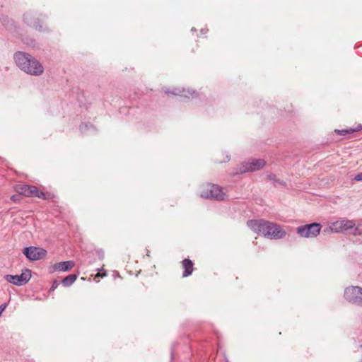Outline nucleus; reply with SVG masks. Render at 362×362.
I'll return each instance as SVG.
<instances>
[{"instance_id": "obj_7", "label": "nucleus", "mask_w": 362, "mask_h": 362, "mask_svg": "<svg viewBox=\"0 0 362 362\" xmlns=\"http://www.w3.org/2000/svg\"><path fill=\"white\" fill-rule=\"evenodd\" d=\"M5 279L16 286H23L26 284L31 278V271L25 269L20 275L7 274L4 276Z\"/></svg>"}, {"instance_id": "obj_5", "label": "nucleus", "mask_w": 362, "mask_h": 362, "mask_svg": "<svg viewBox=\"0 0 362 362\" xmlns=\"http://www.w3.org/2000/svg\"><path fill=\"white\" fill-rule=\"evenodd\" d=\"M345 299L356 305H362V288L359 286H349L344 290Z\"/></svg>"}, {"instance_id": "obj_25", "label": "nucleus", "mask_w": 362, "mask_h": 362, "mask_svg": "<svg viewBox=\"0 0 362 362\" xmlns=\"http://www.w3.org/2000/svg\"><path fill=\"white\" fill-rule=\"evenodd\" d=\"M16 197L15 195H14V196H12L11 199H13V200H14V199H16V197Z\"/></svg>"}, {"instance_id": "obj_22", "label": "nucleus", "mask_w": 362, "mask_h": 362, "mask_svg": "<svg viewBox=\"0 0 362 362\" xmlns=\"http://www.w3.org/2000/svg\"><path fill=\"white\" fill-rule=\"evenodd\" d=\"M352 230L353 231H351V234L354 235H361L362 233L361 230L358 227H356V225L354 226V228Z\"/></svg>"}, {"instance_id": "obj_14", "label": "nucleus", "mask_w": 362, "mask_h": 362, "mask_svg": "<svg viewBox=\"0 0 362 362\" xmlns=\"http://www.w3.org/2000/svg\"><path fill=\"white\" fill-rule=\"evenodd\" d=\"M182 265L184 269L182 277H187L192 274L194 270V264L189 259H185L182 261Z\"/></svg>"}, {"instance_id": "obj_19", "label": "nucleus", "mask_w": 362, "mask_h": 362, "mask_svg": "<svg viewBox=\"0 0 362 362\" xmlns=\"http://www.w3.org/2000/svg\"><path fill=\"white\" fill-rule=\"evenodd\" d=\"M34 197H38V198H40V199H45V200H47V199H50L52 198V195L49 193H45L42 191H40L37 189V192H35V195Z\"/></svg>"}, {"instance_id": "obj_12", "label": "nucleus", "mask_w": 362, "mask_h": 362, "mask_svg": "<svg viewBox=\"0 0 362 362\" xmlns=\"http://www.w3.org/2000/svg\"><path fill=\"white\" fill-rule=\"evenodd\" d=\"M74 266V263L72 261H64L57 263L52 267V272L59 271V272H66L70 270Z\"/></svg>"}, {"instance_id": "obj_15", "label": "nucleus", "mask_w": 362, "mask_h": 362, "mask_svg": "<svg viewBox=\"0 0 362 362\" xmlns=\"http://www.w3.org/2000/svg\"><path fill=\"white\" fill-rule=\"evenodd\" d=\"M361 129H362V125L358 124L357 126V127H356V128H348V129H336L335 132H337V134L339 135L346 136L347 134L354 133L355 132H358Z\"/></svg>"}, {"instance_id": "obj_8", "label": "nucleus", "mask_w": 362, "mask_h": 362, "mask_svg": "<svg viewBox=\"0 0 362 362\" xmlns=\"http://www.w3.org/2000/svg\"><path fill=\"white\" fill-rule=\"evenodd\" d=\"M23 253L29 260L36 261L45 257L47 255V251L43 248L30 246L25 247Z\"/></svg>"}, {"instance_id": "obj_13", "label": "nucleus", "mask_w": 362, "mask_h": 362, "mask_svg": "<svg viewBox=\"0 0 362 362\" xmlns=\"http://www.w3.org/2000/svg\"><path fill=\"white\" fill-rule=\"evenodd\" d=\"M18 192L25 197H34L35 192H37V187L33 185H24L19 187Z\"/></svg>"}, {"instance_id": "obj_26", "label": "nucleus", "mask_w": 362, "mask_h": 362, "mask_svg": "<svg viewBox=\"0 0 362 362\" xmlns=\"http://www.w3.org/2000/svg\"><path fill=\"white\" fill-rule=\"evenodd\" d=\"M16 197L15 195H14V196H12L11 199H13V200H14V199H16V197Z\"/></svg>"}, {"instance_id": "obj_23", "label": "nucleus", "mask_w": 362, "mask_h": 362, "mask_svg": "<svg viewBox=\"0 0 362 362\" xmlns=\"http://www.w3.org/2000/svg\"><path fill=\"white\" fill-rule=\"evenodd\" d=\"M354 180L356 181H362V172L355 175Z\"/></svg>"}, {"instance_id": "obj_3", "label": "nucleus", "mask_w": 362, "mask_h": 362, "mask_svg": "<svg viewBox=\"0 0 362 362\" xmlns=\"http://www.w3.org/2000/svg\"><path fill=\"white\" fill-rule=\"evenodd\" d=\"M266 165L264 159L251 158L240 163L232 173L233 176L261 170Z\"/></svg>"}, {"instance_id": "obj_10", "label": "nucleus", "mask_w": 362, "mask_h": 362, "mask_svg": "<svg viewBox=\"0 0 362 362\" xmlns=\"http://www.w3.org/2000/svg\"><path fill=\"white\" fill-rule=\"evenodd\" d=\"M23 19L28 25L34 28L38 31L45 32L48 30L47 28H44L40 24V20L35 18L31 13H25L23 16Z\"/></svg>"}, {"instance_id": "obj_18", "label": "nucleus", "mask_w": 362, "mask_h": 362, "mask_svg": "<svg viewBox=\"0 0 362 362\" xmlns=\"http://www.w3.org/2000/svg\"><path fill=\"white\" fill-rule=\"evenodd\" d=\"M79 129L82 134H86L90 130H94L95 128L93 125L90 123H81L79 126Z\"/></svg>"}, {"instance_id": "obj_9", "label": "nucleus", "mask_w": 362, "mask_h": 362, "mask_svg": "<svg viewBox=\"0 0 362 362\" xmlns=\"http://www.w3.org/2000/svg\"><path fill=\"white\" fill-rule=\"evenodd\" d=\"M355 223L352 220L342 219L332 223V226L328 230L332 232L339 233L346 231L354 228Z\"/></svg>"}, {"instance_id": "obj_4", "label": "nucleus", "mask_w": 362, "mask_h": 362, "mask_svg": "<svg viewBox=\"0 0 362 362\" xmlns=\"http://www.w3.org/2000/svg\"><path fill=\"white\" fill-rule=\"evenodd\" d=\"M322 228L319 223H312L297 227L296 233L303 238H313L317 237Z\"/></svg>"}, {"instance_id": "obj_21", "label": "nucleus", "mask_w": 362, "mask_h": 362, "mask_svg": "<svg viewBox=\"0 0 362 362\" xmlns=\"http://www.w3.org/2000/svg\"><path fill=\"white\" fill-rule=\"evenodd\" d=\"M59 285V281L58 280H54L53 282H52V284L49 288V292L51 293L52 291H54Z\"/></svg>"}, {"instance_id": "obj_16", "label": "nucleus", "mask_w": 362, "mask_h": 362, "mask_svg": "<svg viewBox=\"0 0 362 362\" xmlns=\"http://www.w3.org/2000/svg\"><path fill=\"white\" fill-rule=\"evenodd\" d=\"M77 274H72L66 276L62 280V284L64 286L68 287L72 285L75 281L77 279Z\"/></svg>"}, {"instance_id": "obj_17", "label": "nucleus", "mask_w": 362, "mask_h": 362, "mask_svg": "<svg viewBox=\"0 0 362 362\" xmlns=\"http://www.w3.org/2000/svg\"><path fill=\"white\" fill-rule=\"evenodd\" d=\"M267 180L272 182L274 185L279 184L282 186H286V182L276 178V176L274 173H269L267 175Z\"/></svg>"}, {"instance_id": "obj_6", "label": "nucleus", "mask_w": 362, "mask_h": 362, "mask_svg": "<svg viewBox=\"0 0 362 362\" xmlns=\"http://www.w3.org/2000/svg\"><path fill=\"white\" fill-rule=\"evenodd\" d=\"M226 194L223 192L221 187L218 185H209V188L204 189L201 197L205 199L223 201L225 199Z\"/></svg>"}, {"instance_id": "obj_24", "label": "nucleus", "mask_w": 362, "mask_h": 362, "mask_svg": "<svg viewBox=\"0 0 362 362\" xmlns=\"http://www.w3.org/2000/svg\"><path fill=\"white\" fill-rule=\"evenodd\" d=\"M100 259H103V252H102V254H100Z\"/></svg>"}, {"instance_id": "obj_20", "label": "nucleus", "mask_w": 362, "mask_h": 362, "mask_svg": "<svg viewBox=\"0 0 362 362\" xmlns=\"http://www.w3.org/2000/svg\"><path fill=\"white\" fill-rule=\"evenodd\" d=\"M10 21H10V20L8 19V18H7L6 16H3V15H2L1 16H0V23H1L3 25H4V26L7 27V26L8 25V24H9Z\"/></svg>"}, {"instance_id": "obj_1", "label": "nucleus", "mask_w": 362, "mask_h": 362, "mask_svg": "<svg viewBox=\"0 0 362 362\" xmlns=\"http://www.w3.org/2000/svg\"><path fill=\"white\" fill-rule=\"evenodd\" d=\"M247 226L256 233L272 240L283 239L286 235L280 225L264 219L249 220Z\"/></svg>"}, {"instance_id": "obj_2", "label": "nucleus", "mask_w": 362, "mask_h": 362, "mask_svg": "<svg viewBox=\"0 0 362 362\" xmlns=\"http://www.w3.org/2000/svg\"><path fill=\"white\" fill-rule=\"evenodd\" d=\"M16 66L25 73L39 76L44 72L42 64L31 54L24 52H17L13 54Z\"/></svg>"}, {"instance_id": "obj_11", "label": "nucleus", "mask_w": 362, "mask_h": 362, "mask_svg": "<svg viewBox=\"0 0 362 362\" xmlns=\"http://www.w3.org/2000/svg\"><path fill=\"white\" fill-rule=\"evenodd\" d=\"M165 93L167 94H172L174 95H180V96H183L185 98H189V95H192L193 97L194 95H197V93L195 90H189V89L185 90V88L181 89V88H175L172 91H170L168 90H165Z\"/></svg>"}, {"instance_id": "obj_27", "label": "nucleus", "mask_w": 362, "mask_h": 362, "mask_svg": "<svg viewBox=\"0 0 362 362\" xmlns=\"http://www.w3.org/2000/svg\"><path fill=\"white\" fill-rule=\"evenodd\" d=\"M360 346H361V348L362 349V345H361Z\"/></svg>"}]
</instances>
